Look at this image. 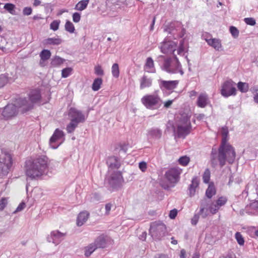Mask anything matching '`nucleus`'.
Masks as SVG:
<instances>
[{
  "label": "nucleus",
  "instance_id": "13d9d810",
  "mask_svg": "<svg viewBox=\"0 0 258 258\" xmlns=\"http://www.w3.org/2000/svg\"><path fill=\"white\" fill-rule=\"evenodd\" d=\"M112 207V204L111 203H108L105 205V213L107 215L109 214Z\"/></svg>",
  "mask_w": 258,
  "mask_h": 258
},
{
  "label": "nucleus",
  "instance_id": "bb28decb",
  "mask_svg": "<svg viewBox=\"0 0 258 258\" xmlns=\"http://www.w3.org/2000/svg\"><path fill=\"white\" fill-rule=\"evenodd\" d=\"M97 248L94 243L90 244L84 247V254L86 257H89Z\"/></svg>",
  "mask_w": 258,
  "mask_h": 258
},
{
  "label": "nucleus",
  "instance_id": "cd10ccee",
  "mask_svg": "<svg viewBox=\"0 0 258 258\" xmlns=\"http://www.w3.org/2000/svg\"><path fill=\"white\" fill-rule=\"evenodd\" d=\"M51 53L50 50L48 49H43L40 53V64H41V61H44L49 59L51 56Z\"/></svg>",
  "mask_w": 258,
  "mask_h": 258
},
{
  "label": "nucleus",
  "instance_id": "79ce46f5",
  "mask_svg": "<svg viewBox=\"0 0 258 258\" xmlns=\"http://www.w3.org/2000/svg\"><path fill=\"white\" fill-rule=\"evenodd\" d=\"M235 238L240 245H243L244 240L242 234L239 232H237L235 234Z\"/></svg>",
  "mask_w": 258,
  "mask_h": 258
},
{
  "label": "nucleus",
  "instance_id": "09e8293b",
  "mask_svg": "<svg viewBox=\"0 0 258 258\" xmlns=\"http://www.w3.org/2000/svg\"><path fill=\"white\" fill-rule=\"evenodd\" d=\"M244 20L246 24L251 26H254L256 23L255 20L252 18H246Z\"/></svg>",
  "mask_w": 258,
  "mask_h": 258
},
{
  "label": "nucleus",
  "instance_id": "6ab92c4d",
  "mask_svg": "<svg viewBox=\"0 0 258 258\" xmlns=\"http://www.w3.org/2000/svg\"><path fill=\"white\" fill-rule=\"evenodd\" d=\"M107 163L111 169H118L120 166L119 160L114 156L109 157L107 160Z\"/></svg>",
  "mask_w": 258,
  "mask_h": 258
},
{
  "label": "nucleus",
  "instance_id": "de8ad7c7",
  "mask_svg": "<svg viewBox=\"0 0 258 258\" xmlns=\"http://www.w3.org/2000/svg\"><path fill=\"white\" fill-rule=\"evenodd\" d=\"M230 31L232 35L235 37L236 38L239 35V31L238 29L234 27V26H231L230 28Z\"/></svg>",
  "mask_w": 258,
  "mask_h": 258
},
{
  "label": "nucleus",
  "instance_id": "37998d69",
  "mask_svg": "<svg viewBox=\"0 0 258 258\" xmlns=\"http://www.w3.org/2000/svg\"><path fill=\"white\" fill-rule=\"evenodd\" d=\"M60 23V20L53 21L50 25V29H51L54 31L57 30L59 28Z\"/></svg>",
  "mask_w": 258,
  "mask_h": 258
},
{
  "label": "nucleus",
  "instance_id": "a18cd8bd",
  "mask_svg": "<svg viewBox=\"0 0 258 258\" xmlns=\"http://www.w3.org/2000/svg\"><path fill=\"white\" fill-rule=\"evenodd\" d=\"M227 201V199L225 197H219L216 201V203L220 208L221 206L224 205Z\"/></svg>",
  "mask_w": 258,
  "mask_h": 258
},
{
  "label": "nucleus",
  "instance_id": "f03ea898",
  "mask_svg": "<svg viewBox=\"0 0 258 258\" xmlns=\"http://www.w3.org/2000/svg\"><path fill=\"white\" fill-rule=\"evenodd\" d=\"M236 152L234 148L228 143H221L218 149V160L221 167L225 165L226 162L232 164L235 159Z\"/></svg>",
  "mask_w": 258,
  "mask_h": 258
},
{
  "label": "nucleus",
  "instance_id": "6e6d98bb",
  "mask_svg": "<svg viewBox=\"0 0 258 258\" xmlns=\"http://www.w3.org/2000/svg\"><path fill=\"white\" fill-rule=\"evenodd\" d=\"M32 10L30 7H25L23 9V13L24 15L29 16L31 14Z\"/></svg>",
  "mask_w": 258,
  "mask_h": 258
},
{
  "label": "nucleus",
  "instance_id": "aec40b11",
  "mask_svg": "<svg viewBox=\"0 0 258 258\" xmlns=\"http://www.w3.org/2000/svg\"><path fill=\"white\" fill-rule=\"evenodd\" d=\"M89 216V213L86 211L80 212L78 215L77 223L78 226L83 225L88 220Z\"/></svg>",
  "mask_w": 258,
  "mask_h": 258
},
{
  "label": "nucleus",
  "instance_id": "b1692460",
  "mask_svg": "<svg viewBox=\"0 0 258 258\" xmlns=\"http://www.w3.org/2000/svg\"><path fill=\"white\" fill-rule=\"evenodd\" d=\"M62 42L61 38L57 37L56 38H48L45 40L44 44L45 45H58L60 44Z\"/></svg>",
  "mask_w": 258,
  "mask_h": 258
},
{
  "label": "nucleus",
  "instance_id": "3c124183",
  "mask_svg": "<svg viewBox=\"0 0 258 258\" xmlns=\"http://www.w3.org/2000/svg\"><path fill=\"white\" fill-rule=\"evenodd\" d=\"M95 73L97 75L102 76L104 74V72L101 67L99 65L95 67Z\"/></svg>",
  "mask_w": 258,
  "mask_h": 258
},
{
  "label": "nucleus",
  "instance_id": "e433bc0d",
  "mask_svg": "<svg viewBox=\"0 0 258 258\" xmlns=\"http://www.w3.org/2000/svg\"><path fill=\"white\" fill-rule=\"evenodd\" d=\"M111 72L113 76L115 78H118L119 76V69L118 64L116 63L113 64L111 68Z\"/></svg>",
  "mask_w": 258,
  "mask_h": 258
},
{
  "label": "nucleus",
  "instance_id": "9d476101",
  "mask_svg": "<svg viewBox=\"0 0 258 258\" xmlns=\"http://www.w3.org/2000/svg\"><path fill=\"white\" fill-rule=\"evenodd\" d=\"M123 182V178L120 171H116L112 173L109 183L113 188H117L121 186Z\"/></svg>",
  "mask_w": 258,
  "mask_h": 258
},
{
  "label": "nucleus",
  "instance_id": "412c9836",
  "mask_svg": "<svg viewBox=\"0 0 258 258\" xmlns=\"http://www.w3.org/2000/svg\"><path fill=\"white\" fill-rule=\"evenodd\" d=\"M199 184V180L197 177H195L192 178L191 183L189 187V195L190 197L195 195L196 188L198 187Z\"/></svg>",
  "mask_w": 258,
  "mask_h": 258
},
{
  "label": "nucleus",
  "instance_id": "052dcab7",
  "mask_svg": "<svg viewBox=\"0 0 258 258\" xmlns=\"http://www.w3.org/2000/svg\"><path fill=\"white\" fill-rule=\"evenodd\" d=\"M25 207V204L24 203H21L19 204L16 209L17 212H19L24 209Z\"/></svg>",
  "mask_w": 258,
  "mask_h": 258
},
{
  "label": "nucleus",
  "instance_id": "6e6552de",
  "mask_svg": "<svg viewBox=\"0 0 258 258\" xmlns=\"http://www.w3.org/2000/svg\"><path fill=\"white\" fill-rule=\"evenodd\" d=\"M181 172L179 167L171 168L165 172V177L169 183L174 185L179 181Z\"/></svg>",
  "mask_w": 258,
  "mask_h": 258
},
{
  "label": "nucleus",
  "instance_id": "c756f323",
  "mask_svg": "<svg viewBox=\"0 0 258 258\" xmlns=\"http://www.w3.org/2000/svg\"><path fill=\"white\" fill-rule=\"evenodd\" d=\"M89 0H82L80 1L75 6V9L78 11L85 10L89 4Z\"/></svg>",
  "mask_w": 258,
  "mask_h": 258
},
{
  "label": "nucleus",
  "instance_id": "4d7b16f0",
  "mask_svg": "<svg viewBox=\"0 0 258 258\" xmlns=\"http://www.w3.org/2000/svg\"><path fill=\"white\" fill-rule=\"evenodd\" d=\"M177 214V211L176 209H174L170 211V213H169V217L171 219H173L176 217Z\"/></svg>",
  "mask_w": 258,
  "mask_h": 258
},
{
  "label": "nucleus",
  "instance_id": "603ef678",
  "mask_svg": "<svg viewBox=\"0 0 258 258\" xmlns=\"http://www.w3.org/2000/svg\"><path fill=\"white\" fill-rule=\"evenodd\" d=\"M7 82V78L4 75L0 76V88L5 86Z\"/></svg>",
  "mask_w": 258,
  "mask_h": 258
},
{
  "label": "nucleus",
  "instance_id": "a878e982",
  "mask_svg": "<svg viewBox=\"0 0 258 258\" xmlns=\"http://www.w3.org/2000/svg\"><path fill=\"white\" fill-rule=\"evenodd\" d=\"M216 193V190L213 182L209 183L208 188L206 191V196L211 199Z\"/></svg>",
  "mask_w": 258,
  "mask_h": 258
},
{
  "label": "nucleus",
  "instance_id": "c85d7f7f",
  "mask_svg": "<svg viewBox=\"0 0 258 258\" xmlns=\"http://www.w3.org/2000/svg\"><path fill=\"white\" fill-rule=\"evenodd\" d=\"M103 80L101 78H96L94 80L92 85V89L94 91L99 90L102 84Z\"/></svg>",
  "mask_w": 258,
  "mask_h": 258
},
{
  "label": "nucleus",
  "instance_id": "338daca9",
  "mask_svg": "<svg viewBox=\"0 0 258 258\" xmlns=\"http://www.w3.org/2000/svg\"><path fill=\"white\" fill-rule=\"evenodd\" d=\"M41 1L40 0H34L33 3V6L34 7H37L41 4Z\"/></svg>",
  "mask_w": 258,
  "mask_h": 258
},
{
  "label": "nucleus",
  "instance_id": "0eeeda50",
  "mask_svg": "<svg viewBox=\"0 0 258 258\" xmlns=\"http://www.w3.org/2000/svg\"><path fill=\"white\" fill-rule=\"evenodd\" d=\"M191 128V126L189 119L187 117L184 118L177 126V134L178 137L184 138L190 133Z\"/></svg>",
  "mask_w": 258,
  "mask_h": 258
},
{
  "label": "nucleus",
  "instance_id": "f257e3e1",
  "mask_svg": "<svg viewBox=\"0 0 258 258\" xmlns=\"http://www.w3.org/2000/svg\"><path fill=\"white\" fill-rule=\"evenodd\" d=\"M48 158L45 155H41L27 161L26 162V175L32 179L40 177L47 168Z\"/></svg>",
  "mask_w": 258,
  "mask_h": 258
},
{
  "label": "nucleus",
  "instance_id": "7c9ffc66",
  "mask_svg": "<svg viewBox=\"0 0 258 258\" xmlns=\"http://www.w3.org/2000/svg\"><path fill=\"white\" fill-rule=\"evenodd\" d=\"M145 68L148 72H152L154 68V61L151 57H148L145 64Z\"/></svg>",
  "mask_w": 258,
  "mask_h": 258
},
{
  "label": "nucleus",
  "instance_id": "7ed1b4c3",
  "mask_svg": "<svg viewBox=\"0 0 258 258\" xmlns=\"http://www.w3.org/2000/svg\"><path fill=\"white\" fill-rule=\"evenodd\" d=\"M29 99H19L18 104L20 106H26V110H28L32 108L33 104L39 102L41 99L40 92L38 90L31 91L29 95Z\"/></svg>",
  "mask_w": 258,
  "mask_h": 258
},
{
  "label": "nucleus",
  "instance_id": "1a4fd4ad",
  "mask_svg": "<svg viewBox=\"0 0 258 258\" xmlns=\"http://www.w3.org/2000/svg\"><path fill=\"white\" fill-rule=\"evenodd\" d=\"M235 85V83L231 80L225 81L222 86L221 95L225 97L235 95L236 94Z\"/></svg>",
  "mask_w": 258,
  "mask_h": 258
},
{
  "label": "nucleus",
  "instance_id": "9b49d317",
  "mask_svg": "<svg viewBox=\"0 0 258 258\" xmlns=\"http://www.w3.org/2000/svg\"><path fill=\"white\" fill-rule=\"evenodd\" d=\"M13 164L12 157L11 154L6 153L0 161V168L3 174L7 173Z\"/></svg>",
  "mask_w": 258,
  "mask_h": 258
},
{
  "label": "nucleus",
  "instance_id": "39448f33",
  "mask_svg": "<svg viewBox=\"0 0 258 258\" xmlns=\"http://www.w3.org/2000/svg\"><path fill=\"white\" fill-rule=\"evenodd\" d=\"M160 98L158 95L147 94L141 98L142 104L148 109H153L160 102Z\"/></svg>",
  "mask_w": 258,
  "mask_h": 258
},
{
  "label": "nucleus",
  "instance_id": "58836bf2",
  "mask_svg": "<svg viewBox=\"0 0 258 258\" xmlns=\"http://www.w3.org/2000/svg\"><path fill=\"white\" fill-rule=\"evenodd\" d=\"M211 177V172L209 169H206L203 175V182L205 183H208Z\"/></svg>",
  "mask_w": 258,
  "mask_h": 258
},
{
  "label": "nucleus",
  "instance_id": "f3484780",
  "mask_svg": "<svg viewBox=\"0 0 258 258\" xmlns=\"http://www.w3.org/2000/svg\"><path fill=\"white\" fill-rule=\"evenodd\" d=\"M210 102L206 93H201L198 97L197 105L200 108H205Z\"/></svg>",
  "mask_w": 258,
  "mask_h": 258
},
{
  "label": "nucleus",
  "instance_id": "4c0bfd02",
  "mask_svg": "<svg viewBox=\"0 0 258 258\" xmlns=\"http://www.w3.org/2000/svg\"><path fill=\"white\" fill-rule=\"evenodd\" d=\"M149 134L152 137L159 138L161 136L162 132L158 128H153L149 131Z\"/></svg>",
  "mask_w": 258,
  "mask_h": 258
},
{
  "label": "nucleus",
  "instance_id": "5fc2aeb1",
  "mask_svg": "<svg viewBox=\"0 0 258 258\" xmlns=\"http://www.w3.org/2000/svg\"><path fill=\"white\" fill-rule=\"evenodd\" d=\"M4 8L9 12L12 13V11H13L15 8V6L12 4H6L5 5Z\"/></svg>",
  "mask_w": 258,
  "mask_h": 258
},
{
  "label": "nucleus",
  "instance_id": "473e14b6",
  "mask_svg": "<svg viewBox=\"0 0 258 258\" xmlns=\"http://www.w3.org/2000/svg\"><path fill=\"white\" fill-rule=\"evenodd\" d=\"M65 30L70 33L75 32V28L74 24L70 21H67L64 25Z\"/></svg>",
  "mask_w": 258,
  "mask_h": 258
},
{
  "label": "nucleus",
  "instance_id": "bf43d9fd",
  "mask_svg": "<svg viewBox=\"0 0 258 258\" xmlns=\"http://www.w3.org/2000/svg\"><path fill=\"white\" fill-rule=\"evenodd\" d=\"M219 258H236L234 254L231 253H227L226 254H223Z\"/></svg>",
  "mask_w": 258,
  "mask_h": 258
},
{
  "label": "nucleus",
  "instance_id": "a19ab883",
  "mask_svg": "<svg viewBox=\"0 0 258 258\" xmlns=\"http://www.w3.org/2000/svg\"><path fill=\"white\" fill-rule=\"evenodd\" d=\"M63 62V60L59 56H55L52 59L51 64L53 67L60 65Z\"/></svg>",
  "mask_w": 258,
  "mask_h": 258
},
{
  "label": "nucleus",
  "instance_id": "e2e57ef3",
  "mask_svg": "<svg viewBox=\"0 0 258 258\" xmlns=\"http://www.w3.org/2000/svg\"><path fill=\"white\" fill-rule=\"evenodd\" d=\"M198 219L199 217L195 215L191 219V224L195 225H196L197 223H198Z\"/></svg>",
  "mask_w": 258,
  "mask_h": 258
},
{
  "label": "nucleus",
  "instance_id": "393cba45",
  "mask_svg": "<svg viewBox=\"0 0 258 258\" xmlns=\"http://www.w3.org/2000/svg\"><path fill=\"white\" fill-rule=\"evenodd\" d=\"M94 244H95L97 248H104L106 245V240L105 237L103 235L99 236L96 239Z\"/></svg>",
  "mask_w": 258,
  "mask_h": 258
},
{
  "label": "nucleus",
  "instance_id": "c03bdc74",
  "mask_svg": "<svg viewBox=\"0 0 258 258\" xmlns=\"http://www.w3.org/2000/svg\"><path fill=\"white\" fill-rule=\"evenodd\" d=\"M73 69L71 68H67L63 69L61 71V76L62 78H67L72 73Z\"/></svg>",
  "mask_w": 258,
  "mask_h": 258
},
{
  "label": "nucleus",
  "instance_id": "774afa93",
  "mask_svg": "<svg viewBox=\"0 0 258 258\" xmlns=\"http://www.w3.org/2000/svg\"><path fill=\"white\" fill-rule=\"evenodd\" d=\"M253 100L255 103L258 104V93L254 95Z\"/></svg>",
  "mask_w": 258,
  "mask_h": 258
},
{
  "label": "nucleus",
  "instance_id": "49530a36",
  "mask_svg": "<svg viewBox=\"0 0 258 258\" xmlns=\"http://www.w3.org/2000/svg\"><path fill=\"white\" fill-rule=\"evenodd\" d=\"M8 204V198H2L0 200V211H3Z\"/></svg>",
  "mask_w": 258,
  "mask_h": 258
},
{
  "label": "nucleus",
  "instance_id": "ea45409f",
  "mask_svg": "<svg viewBox=\"0 0 258 258\" xmlns=\"http://www.w3.org/2000/svg\"><path fill=\"white\" fill-rule=\"evenodd\" d=\"M220 209L216 203H212L209 207V210L212 214H215Z\"/></svg>",
  "mask_w": 258,
  "mask_h": 258
},
{
  "label": "nucleus",
  "instance_id": "f8f14e48",
  "mask_svg": "<svg viewBox=\"0 0 258 258\" xmlns=\"http://www.w3.org/2000/svg\"><path fill=\"white\" fill-rule=\"evenodd\" d=\"M176 44L173 41L164 42L161 44L160 49L162 53L164 54L173 53L176 50Z\"/></svg>",
  "mask_w": 258,
  "mask_h": 258
},
{
  "label": "nucleus",
  "instance_id": "4468645a",
  "mask_svg": "<svg viewBox=\"0 0 258 258\" xmlns=\"http://www.w3.org/2000/svg\"><path fill=\"white\" fill-rule=\"evenodd\" d=\"M64 136V133L61 130H60L58 128H56L52 136L49 140V143L52 149H55L58 147V145L54 146L53 145V144L55 143L58 140L63 138Z\"/></svg>",
  "mask_w": 258,
  "mask_h": 258
},
{
  "label": "nucleus",
  "instance_id": "864d4df0",
  "mask_svg": "<svg viewBox=\"0 0 258 258\" xmlns=\"http://www.w3.org/2000/svg\"><path fill=\"white\" fill-rule=\"evenodd\" d=\"M81 15L78 13H75L73 15V20L75 23H78L80 21Z\"/></svg>",
  "mask_w": 258,
  "mask_h": 258
},
{
  "label": "nucleus",
  "instance_id": "680f3d73",
  "mask_svg": "<svg viewBox=\"0 0 258 258\" xmlns=\"http://www.w3.org/2000/svg\"><path fill=\"white\" fill-rule=\"evenodd\" d=\"M197 92L195 90H192L188 92L189 96L191 98H194L197 95Z\"/></svg>",
  "mask_w": 258,
  "mask_h": 258
},
{
  "label": "nucleus",
  "instance_id": "a211bd4d",
  "mask_svg": "<svg viewBox=\"0 0 258 258\" xmlns=\"http://www.w3.org/2000/svg\"><path fill=\"white\" fill-rule=\"evenodd\" d=\"M207 43L216 50L219 51L221 50L222 44L221 40L217 38L206 39Z\"/></svg>",
  "mask_w": 258,
  "mask_h": 258
},
{
  "label": "nucleus",
  "instance_id": "2f4dec72",
  "mask_svg": "<svg viewBox=\"0 0 258 258\" xmlns=\"http://www.w3.org/2000/svg\"><path fill=\"white\" fill-rule=\"evenodd\" d=\"M78 122L71 119L70 123L67 125L66 130L68 133H73L78 126Z\"/></svg>",
  "mask_w": 258,
  "mask_h": 258
},
{
  "label": "nucleus",
  "instance_id": "0e129e2a",
  "mask_svg": "<svg viewBox=\"0 0 258 258\" xmlns=\"http://www.w3.org/2000/svg\"><path fill=\"white\" fill-rule=\"evenodd\" d=\"M173 100H168L164 103V106L165 108H168L172 104Z\"/></svg>",
  "mask_w": 258,
  "mask_h": 258
},
{
  "label": "nucleus",
  "instance_id": "2eb2a0df",
  "mask_svg": "<svg viewBox=\"0 0 258 258\" xmlns=\"http://www.w3.org/2000/svg\"><path fill=\"white\" fill-rule=\"evenodd\" d=\"M72 120L78 123L83 122L85 121V116L82 112L75 108H71L70 112Z\"/></svg>",
  "mask_w": 258,
  "mask_h": 258
},
{
  "label": "nucleus",
  "instance_id": "20e7f679",
  "mask_svg": "<svg viewBox=\"0 0 258 258\" xmlns=\"http://www.w3.org/2000/svg\"><path fill=\"white\" fill-rule=\"evenodd\" d=\"M166 231V226L164 223L154 222L150 225L149 232L153 237L159 239L165 235Z\"/></svg>",
  "mask_w": 258,
  "mask_h": 258
},
{
  "label": "nucleus",
  "instance_id": "72a5a7b5",
  "mask_svg": "<svg viewBox=\"0 0 258 258\" xmlns=\"http://www.w3.org/2000/svg\"><path fill=\"white\" fill-rule=\"evenodd\" d=\"M237 88L241 92H246L248 90L249 85L246 83L239 82L237 84Z\"/></svg>",
  "mask_w": 258,
  "mask_h": 258
},
{
  "label": "nucleus",
  "instance_id": "f704fd0d",
  "mask_svg": "<svg viewBox=\"0 0 258 258\" xmlns=\"http://www.w3.org/2000/svg\"><path fill=\"white\" fill-rule=\"evenodd\" d=\"M221 134L222 136V140L221 143H228L227 137L228 135V130L227 127H223L221 129Z\"/></svg>",
  "mask_w": 258,
  "mask_h": 258
},
{
  "label": "nucleus",
  "instance_id": "423d86ee",
  "mask_svg": "<svg viewBox=\"0 0 258 258\" xmlns=\"http://www.w3.org/2000/svg\"><path fill=\"white\" fill-rule=\"evenodd\" d=\"M163 66L165 70L169 73H180L181 75L183 74L181 66L177 59L173 61L169 59L165 60Z\"/></svg>",
  "mask_w": 258,
  "mask_h": 258
},
{
  "label": "nucleus",
  "instance_id": "ddd939ff",
  "mask_svg": "<svg viewBox=\"0 0 258 258\" xmlns=\"http://www.w3.org/2000/svg\"><path fill=\"white\" fill-rule=\"evenodd\" d=\"M17 114V106L14 104H8L3 111V115L7 119L15 116Z\"/></svg>",
  "mask_w": 258,
  "mask_h": 258
},
{
  "label": "nucleus",
  "instance_id": "4be33fe9",
  "mask_svg": "<svg viewBox=\"0 0 258 258\" xmlns=\"http://www.w3.org/2000/svg\"><path fill=\"white\" fill-rule=\"evenodd\" d=\"M64 235V233H61L58 231H53L51 233V236L53 240L52 242L54 243H58Z\"/></svg>",
  "mask_w": 258,
  "mask_h": 258
},
{
  "label": "nucleus",
  "instance_id": "dca6fc26",
  "mask_svg": "<svg viewBox=\"0 0 258 258\" xmlns=\"http://www.w3.org/2000/svg\"><path fill=\"white\" fill-rule=\"evenodd\" d=\"M178 81H164L162 80L160 82V87L161 89H165L171 90L175 89L178 84Z\"/></svg>",
  "mask_w": 258,
  "mask_h": 258
},
{
  "label": "nucleus",
  "instance_id": "5701e85b",
  "mask_svg": "<svg viewBox=\"0 0 258 258\" xmlns=\"http://www.w3.org/2000/svg\"><path fill=\"white\" fill-rule=\"evenodd\" d=\"M152 80L148 78L147 76H144L140 80V89H143L145 88L150 87L152 85Z\"/></svg>",
  "mask_w": 258,
  "mask_h": 258
},
{
  "label": "nucleus",
  "instance_id": "69168bd1",
  "mask_svg": "<svg viewBox=\"0 0 258 258\" xmlns=\"http://www.w3.org/2000/svg\"><path fill=\"white\" fill-rule=\"evenodd\" d=\"M180 258H186V251L184 249H182L180 250Z\"/></svg>",
  "mask_w": 258,
  "mask_h": 258
},
{
  "label": "nucleus",
  "instance_id": "c9c22d12",
  "mask_svg": "<svg viewBox=\"0 0 258 258\" xmlns=\"http://www.w3.org/2000/svg\"><path fill=\"white\" fill-rule=\"evenodd\" d=\"M178 161L180 165L182 166H186L188 164L190 161V158L187 156H183L180 157Z\"/></svg>",
  "mask_w": 258,
  "mask_h": 258
},
{
  "label": "nucleus",
  "instance_id": "8fccbe9b",
  "mask_svg": "<svg viewBox=\"0 0 258 258\" xmlns=\"http://www.w3.org/2000/svg\"><path fill=\"white\" fill-rule=\"evenodd\" d=\"M139 167L140 169L143 172H145L147 168V164L146 162L142 161L139 163Z\"/></svg>",
  "mask_w": 258,
  "mask_h": 258
}]
</instances>
